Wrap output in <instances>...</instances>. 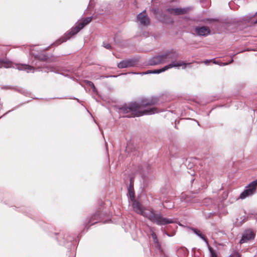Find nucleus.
Returning <instances> with one entry per match:
<instances>
[{
  "instance_id": "f257e3e1",
  "label": "nucleus",
  "mask_w": 257,
  "mask_h": 257,
  "mask_svg": "<svg viewBox=\"0 0 257 257\" xmlns=\"http://www.w3.org/2000/svg\"><path fill=\"white\" fill-rule=\"evenodd\" d=\"M156 102V100H143L141 103L132 102L121 107L119 109V113L127 114L125 115L126 117L140 116L158 113L159 111L154 107L145 109L147 106L154 104Z\"/></svg>"
},
{
  "instance_id": "f03ea898",
  "label": "nucleus",
  "mask_w": 257,
  "mask_h": 257,
  "mask_svg": "<svg viewBox=\"0 0 257 257\" xmlns=\"http://www.w3.org/2000/svg\"><path fill=\"white\" fill-rule=\"evenodd\" d=\"M178 57V55L175 51L173 50L169 51L163 55L157 56L152 58L150 60L149 63L151 65H158L176 59Z\"/></svg>"
},
{
  "instance_id": "7ed1b4c3",
  "label": "nucleus",
  "mask_w": 257,
  "mask_h": 257,
  "mask_svg": "<svg viewBox=\"0 0 257 257\" xmlns=\"http://www.w3.org/2000/svg\"><path fill=\"white\" fill-rule=\"evenodd\" d=\"M141 215L158 225H165L173 222L171 219L164 218L159 214H155L152 210L149 209H144Z\"/></svg>"
},
{
  "instance_id": "20e7f679",
  "label": "nucleus",
  "mask_w": 257,
  "mask_h": 257,
  "mask_svg": "<svg viewBox=\"0 0 257 257\" xmlns=\"http://www.w3.org/2000/svg\"><path fill=\"white\" fill-rule=\"evenodd\" d=\"M91 17H88L85 19L84 20L78 22L75 28L72 29L70 32L67 34L64 37L60 39L56 42V45H59L62 42L66 41L70 38L77 34L80 30H81L85 26L89 24L91 21Z\"/></svg>"
},
{
  "instance_id": "39448f33",
  "label": "nucleus",
  "mask_w": 257,
  "mask_h": 257,
  "mask_svg": "<svg viewBox=\"0 0 257 257\" xmlns=\"http://www.w3.org/2000/svg\"><path fill=\"white\" fill-rule=\"evenodd\" d=\"M189 65V63H187L183 61L175 60L174 61H173L169 65L165 66V67H163L161 69L155 70L154 71L149 70L143 73V74L160 73L172 68H177L178 69H179L180 67H181L182 69H185L187 67V66Z\"/></svg>"
},
{
  "instance_id": "423d86ee",
  "label": "nucleus",
  "mask_w": 257,
  "mask_h": 257,
  "mask_svg": "<svg viewBox=\"0 0 257 257\" xmlns=\"http://www.w3.org/2000/svg\"><path fill=\"white\" fill-rule=\"evenodd\" d=\"M257 186V180L252 181L249 184L246 189L240 195L241 199L252 195L255 191L256 187Z\"/></svg>"
},
{
  "instance_id": "0eeeda50",
  "label": "nucleus",
  "mask_w": 257,
  "mask_h": 257,
  "mask_svg": "<svg viewBox=\"0 0 257 257\" xmlns=\"http://www.w3.org/2000/svg\"><path fill=\"white\" fill-rule=\"evenodd\" d=\"M137 62L136 59H125L121 61L117 64V67L119 68H125L128 67H131L135 66Z\"/></svg>"
},
{
  "instance_id": "6e6552de",
  "label": "nucleus",
  "mask_w": 257,
  "mask_h": 257,
  "mask_svg": "<svg viewBox=\"0 0 257 257\" xmlns=\"http://www.w3.org/2000/svg\"><path fill=\"white\" fill-rule=\"evenodd\" d=\"M137 19L140 24L144 26H147L150 24L149 18L145 11L138 15Z\"/></svg>"
},
{
  "instance_id": "1a4fd4ad",
  "label": "nucleus",
  "mask_w": 257,
  "mask_h": 257,
  "mask_svg": "<svg viewBox=\"0 0 257 257\" xmlns=\"http://www.w3.org/2000/svg\"><path fill=\"white\" fill-rule=\"evenodd\" d=\"M254 237V233L251 230H247L244 231L242 235V238L240 241V243L246 242L248 240L253 239Z\"/></svg>"
},
{
  "instance_id": "9d476101",
  "label": "nucleus",
  "mask_w": 257,
  "mask_h": 257,
  "mask_svg": "<svg viewBox=\"0 0 257 257\" xmlns=\"http://www.w3.org/2000/svg\"><path fill=\"white\" fill-rule=\"evenodd\" d=\"M190 10L189 8H175L169 9L168 10V12L174 15H179L185 14Z\"/></svg>"
},
{
  "instance_id": "9b49d317",
  "label": "nucleus",
  "mask_w": 257,
  "mask_h": 257,
  "mask_svg": "<svg viewBox=\"0 0 257 257\" xmlns=\"http://www.w3.org/2000/svg\"><path fill=\"white\" fill-rule=\"evenodd\" d=\"M195 32L199 36H206L208 35L210 31L209 29L205 26L196 27Z\"/></svg>"
},
{
  "instance_id": "f8f14e48",
  "label": "nucleus",
  "mask_w": 257,
  "mask_h": 257,
  "mask_svg": "<svg viewBox=\"0 0 257 257\" xmlns=\"http://www.w3.org/2000/svg\"><path fill=\"white\" fill-rule=\"evenodd\" d=\"M133 201V206L134 211L136 212L137 213L141 214V213H142V211L144 210L142 205L136 200H134Z\"/></svg>"
},
{
  "instance_id": "ddd939ff",
  "label": "nucleus",
  "mask_w": 257,
  "mask_h": 257,
  "mask_svg": "<svg viewBox=\"0 0 257 257\" xmlns=\"http://www.w3.org/2000/svg\"><path fill=\"white\" fill-rule=\"evenodd\" d=\"M17 68L20 70H26L27 72H31L34 69V68L31 66L23 64L18 65Z\"/></svg>"
},
{
  "instance_id": "4468645a",
  "label": "nucleus",
  "mask_w": 257,
  "mask_h": 257,
  "mask_svg": "<svg viewBox=\"0 0 257 257\" xmlns=\"http://www.w3.org/2000/svg\"><path fill=\"white\" fill-rule=\"evenodd\" d=\"M192 230L196 235H197L200 238L203 239L205 241L207 245H208V242L207 240L205 237V236L201 233V232L199 230L196 229H192Z\"/></svg>"
},
{
  "instance_id": "2eb2a0df",
  "label": "nucleus",
  "mask_w": 257,
  "mask_h": 257,
  "mask_svg": "<svg viewBox=\"0 0 257 257\" xmlns=\"http://www.w3.org/2000/svg\"><path fill=\"white\" fill-rule=\"evenodd\" d=\"M11 66V63L10 62H8L5 60H0V68H9Z\"/></svg>"
},
{
  "instance_id": "dca6fc26",
  "label": "nucleus",
  "mask_w": 257,
  "mask_h": 257,
  "mask_svg": "<svg viewBox=\"0 0 257 257\" xmlns=\"http://www.w3.org/2000/svg\"><path fill=\"white\" fill-rule=\"evenodd\" d=\"M128 194L130 199L134 201L135 199V193L133 188L130 187L128 189Z\"/></svg>"
},
{
  "instance_id": "f3484780",
  "label": "nucleus",
  "mask_w": 257,
  "mask_h": 257,
  "mask_svg": "<svg viewBox=\"0 0 257 257\" xmlns=\"http://www.w3.org/2000/svg\"><path fill=\"white\" fill-rule=\"evenodd\" d=\"M86 84L88 86L91 87L92 88V90L93 92H95L96 91V88L94 86V84L91 82V81H86Z\"/></svg>"
},
{
  "instance_id": "a211bd4d",
  "label": "nucleus",
  "mask_w": 257,
  "mask_h": 257,
  "mask_svg": "<svg viewBox=\"0 0 257 257\" xmlns=\"http://www.w3.org/2000/svg\"><path fill=\"white\" fill-rule=\"evenodd\" d=\"M209 250L210 251V252L211 253V257H217V254L215 252V251L213 250V249L209 245H208Z\"/></svg>"
},
{
  "instance_id": "6ab92c4d",
  "label": "nucleus",
  "mask_w": 257,
  "mask_h": 257,
  "mask_svg": "<svg viewBox=\"0 0 257 257\" xmlns=\"http://www.w3.org/2000/svg\"><path fill=\"white\" fill-rule=\"evenodd\" d=\"M152 238H153V241L154 242H157V236H156V234L154 232H153L152 233Z\"/></svg>"
},
{
  "instance_id": "aec40b11",
  "label": "nucleus",
  "mask_w": 257,
  "mask_h": 257,
  "mask_svg": "<svg viewBox=\"0 0 257 257\" xmlns=\"http://www.w3.org/2000/svg\"><path fill=\"white\" fill-rule=\"evenodd\" d=\"M230 257H240V255L237 252H233Z\"/></svg>"
},
{
  "instance_id": "412c9836",
  "label": "nucleus",
  "mask_w": 257,
  "mask_h": 257,
  "mask_svg": "<svg viewBox=\"0 0 257 257\" xmlns=\"http://www.w3.org/2000/svg\"><path fill=\"white\" fill-rule=\"evenodd\" d=\"M185 197H186V194H184V193L182 194V195H181L182 198H183L184 199V200L186 202L190 201V200H189L188 198H186Z\"/></svg>"
},
{
  "instance_id": "4be33fe9",
  "label": "nucleus",
  "mask_w": 257,
  "mask_h": 257,
  "mask_svg": "<svg viewBox=\"0 0 257 257\" xmlns=\"http://www.w3.org/2000/svg\"><path fill=\"white\" fill-rule=\"evenodd\" d=\"M103 46L105 48H106L107 49H109L111 48V46H110V44H104Z\"/></svg>"
},
{
  "instance_id": "5701e85b",
  "label": "nucleus",
  "mask_w": 257,
  "mask_h": 257,
  "mask_svg": "<svg viewBox=\"0 0 257 257\" xmlns=\"http://www.w3.org/2000/svg\"><path fill=\"white\" fill-rule=\"evenodd\" d=\"M211 61V60H205L204 63L205 64H208Z\"/></svg>"
},
{
  "instance_id": "b1692460",
  "label": "nucleus",
  "mask_w": 257,
  "mask_h": 257,
  "mask_svg": "<svg viewBox=\"0 0 257 257\" xmlns=\"http://www.w3.org/2000/svg\"><path fill=\"white\" fill-rule=\"evenodd\" d=\"M228 63H222V65L223 66H225V65H227Z\"/></svg>"
},
{
  "instance_id": "393cba45",
  "label": "nucleus",
  "mask_w": 257,
  "mask_h": 257,
  "mask_svg": "<svg viewBox=\"0 0 257 257\" xmlns=\"http://www.w3.org/2000/svg\"><path fill=\"white\" fill-rule=\"evenodd\" d=\"M232 62H233V59H231V61L229 63H231Z\"/></svg>"
},
{
  "instance_id": "a878e982",
  "label": "nucleus",
  "mask_w": 257,
  "mask_h": 257,
  "mask_svg": "<svg viewBox=\"0 0 257 257\" xmlns=\"http://www.w3.org/2000/svg\"><path fill=\"white\" fill-rule=\"evenodd\" d=\"M241 223H240V224H241ZM239 224H240V223H237V225H239Z\"/></svg>"
},
{
  "instance_id": "bb28decb",
  "label": "nucleus",
  "mask_w": 257,
  "mask_h": 257,
  "mask_svg": "<svg viewBox=\"0 0 257 257\" xmlns=\"http://www.w3.org/2000/svg\"><path fill=\"white\" fill-rule=\"evenodd\" d=\"M256 22H257V20H256Z\"/></svg>"
}]
</instances>
